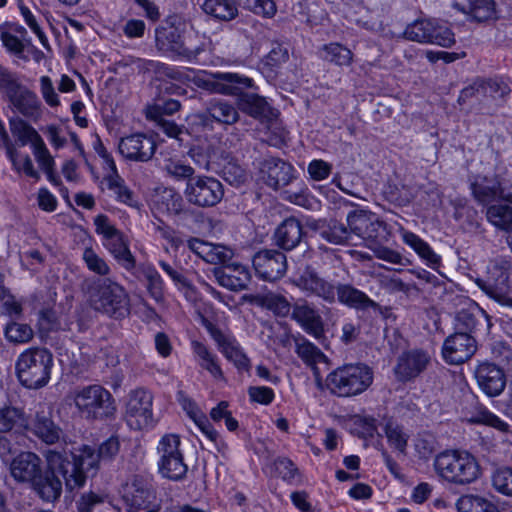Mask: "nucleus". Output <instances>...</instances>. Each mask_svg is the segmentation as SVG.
I'll use <instances>...</instances> for the list:
<instances>
[{
	"mask_svg": "<svg viewBox=\"0 0 512 512\" xmlns=\"http://www.w3.org/2000/svg\"><path fill=\"white\" fill-rule=\"evenodd\" d=\"M294 284L308 296H316L328 304L336 302V285L321 277L310 266L302 271L294 280Z\"/></svg>",
	"mask_w": 512,
	"mask_h": 512,
	"instance_id": "nucleus-14",
	"label": "nucleus"
},
{
	"mask_svg": "<svg viewBox=\"0 0 512 512\" xmlns=\"http://www.w3.org/2000/svg\"><path fill=\"white\" fill-rule=\"evenodd\" d=\"M119 449L118 437L111 436L100 444L97 451L88 445H83L76 452H72V456L82 473L87 475L90 470H97L101 461L113 459L118 454Z\"/></svg>",
	"mask_w": 512,
	"mask_h": 512,
	"instance_id": "nucleus-12",
	"label": "nucleus"
},
{
	"mask_svg": "<svg viewBox=\"0 0 512 512\" xmlns=\"http://www.w3.org/2000/svg\"><path fill=\"white\" fill-rule=\"evenodd\" d=\"M320 57L337 66H348L352 63L353 53L340 43L325 44L320 48Z\"/></svg>",
	"mask_w": 512,
	"mask_h": 512,
	"instance_id": "nucleus-46",
	"label": "nucleus"
},
{
	"mask_svg": "<svg viewBox=\"0 0 512 512\" xmlns=\"http://www.w3.org/2000/svg\"><path fill=\"white\" fill-rule=\"evenodd\" d=\"M470 423L486 424L492 426L502 432H507L509 425L502 421L499 417L487 410H480L476 416L467 419Z\"/></svg>",
	"mask_w": 512,
	"mask_h": 512,
	"instance_id": "nucleus-63",
	"label": "nucleus"
},
{
	"mask_svg": "<svg viewBox=\"0 0 512 512\" xmlns=\"http://www.w3.org/2000/svg\"><path fill=\"white\" fill-rule=\"evenodd\" d=\"M429 361V355L422 350L408 351L399 357L395 373L400 380H410L423 372Z\"/></svg>",
	"mask_w": 512,
	"mask_h": 512,
	"instance_id": "nucleus-28",
	"label": "nucleus"
},
{
	"mask_svg": "<svg viewBox=\"0 0 512 512\" xmlns=\"http://www.w3.org/2000/svg\"><path fill=\"white\" fill-rule=\"evenodd\" d=\"M184 196L188 203L197 207H214L222 200L224 189L216 178L198 175L187 182Z\"/></svg>",
	"mask_w": 512,
	"mask_h": 512,
	"instance_id": "nucleus-10",
	"label": "nucleus"
},
{
	"mask_svg": "<svg viewBox=\"0 0 512 512\" xmlns=\"http://www.w3.org/2000/svg\"><path fill=\"white\" fill-rule=\"evenodd\" d=\"M107 501H109L107 494L87 491L79 495L75 505L78 512H93L95 507Z\"/></svg>",
	"mask_w": 512,
	"mask_h": 512,
	"instance_id": "nucleus-55",
	"label": "nucleus"
},
{
	"mask_svg": "<svg viewBox=\"0 0 512 512\" xmlns=\"http://www.w3.org/2000/svg\"><path fill=\"white\" fill-rule=\"evenodd\" d=\"M82 261L86 268L95 275L106 277L111 273V268L106 259L101 257L92 247L84 248Z\"/></svg>",
	"mask_w": 512,
	"mask_h": 512,
	"instance_id": "nucleus-51",
	"label": "nucleus"
},
{
	"mask_svg": "<svg viewBox=\"0 0 512 512\" xmlns=\"http://www.w3.org/2000/svg\"><path fill=\"white\" fill-rule=\"evenodd\" d=\"M384 432L389 445L405 454L408 435L403 431V428L392 419H388L384 425Z\"/></svg>",
	"mask_w": 512,
	"mask_h": 512,
	"instance_id": "nucleus-52",
	"label": "nucleus"
},
{
	"mask_svg": "<svg viewBox=\"0 0 512 512\" xmlns=\"http://www.w3.org/2000/svg\"><path fill=\"white\" fill-rule=\"evenodd\" d=\"M0 313L11 318H18L22 314V305L9 292H0Z\"/></svg>",
	"mask_w": 512,
	"mask_h": 512,
	"instance_id": "nucleus-60",
	"label": "nucleus"
},
{
	"mask_svg": "<svg viewBox=\"0 0 512 512\" xmlns=\"http://www.w3.org/2000/svg\"><path fill=\"white\" fill-rule=\"evenodd\" d=\"M403 242L410 246L429 265L435 267L440 263V257L432 250L430 245L413 232L403 228L400 230Z\"/></svg>",
	"mask_w": 512,
	"mask_h": 512,
	"instance_id": "nucleus-43",
	"label": "nucleus"
},
{
	"mask_svg": "<svg viewBox=\"0 0 512 512\" xmlns=\"http://www.w3.org/2000/svg\"><path fill=\"white\" fill-rule=\"evenodd\" d=\"M293 340L298 357L312 369L314 376L320 379V370L317 365L328 363L326 355L316 345L301 335L293 336Z\"/></svg>",
	"mask_w": 512,
	"mask_h": 512,
	"instance_id": "nucleus-32",
	"label": "nucleus"
},
{
	"mask_svg": "<svg viewBox=\"0 0 512 512\" xmlns=\"http://www.w3.org/2000/svg\"><path fill=\"white\" fill-rule=\"evenodd\" d=\"M512 482V469L509 467L498 468L492 475V485L494 489L506 496L512 494L510 483Z\"/></svg>",
	"mask_w": 512,
	"mask_h": 512,
	"instance_id": "nucleus-58",
	"label": "nucleus"
},
{
	"mask_svg": "<svg viewBox=\"0 0 512 512\" xmlns=\"http://www.w3.org/2000/svg\"><path fill=\"white\" fill-rule=\"evenodd\" d=\"M42 460L33 452H21L10 463V473L18 483L29 484L34 482L41 472Z\"/></svg>",
	"mask_w": 512,
	"mask_h": 512,
	"instance_id": "nucleus-25",
	"label": "nucleus"
},
{
	"mask_svg": "<svg viewBox=\"0 0 512 512\" xmlns=\"http://www.w3.org/2000/svg\"><path fill=\"white\" fill-rule=\"evenodd\" d=\"M480 390L489 397L502 393L506 386V377L503 370L489 362L479 364L474 372Z\"/></svg>",
	"mask_w": 512,
	"mask_h": 512,
	"instance_id": "nucleus-22",
	"label": "nucleus"
},
{
	"mask_svg": "<svg viewBox=\"0 0 512 512\" xmlns=\"http://www.w3.org/2000/svg\"><path fill=\"white\" fill-rule=\"evenodd\" d=\"M260 170L265 183L273 189H279L288 185L294 177L293 167L283 160L274 157L263 160Z\"/></svg>",
	"mask_w": 512,
	"mask_h": 512,
	"instance_id": "nucleus-27",
	"label": "nucleus"
},
{
	"mask_svg": "<svg viewBox=\"0 0 512 512\" xmlns=\"http://www.w3.org/2000/svg\"><path fill=\"white\" fill-rule=\"evenodd\" d=\"M104 181L109 190L113 191L118 201L130 204L133 199V192L126 186L124 179L118 174L115 176H104Z\"/></svg>",
	"mask_w": 512,
	"mask_h": 512,
	"instance_id": "nucleus-56",
	"label": "nucleus"
},
{
	"mask_svg": "<svg viewBox=\"0 0 512 512\" xmlns=\"http://www.w3.org/2000/svg\"><path fill=\"white\" fill-rule=\"evenodd\" d=\"M493 281L487 283L484 291L502 306H511L510 272L508 268L495 266L492 271Z\"/></svg>",
	"mask_w": 512,
	"mask_h": 512,
	"instance_id": "nucleus-31",
	"label": "nucleus"
},
{
	"mask_svg": "<svg viewBox=\"0 0 512 512\" xmlns=\"http://www.w3.org/2000/svg\"><path fill=\"white\" fill-rule=\"evenodd\" d=\"M10 131L21 146L31 144L32 149L43 141L34 127L19 117L10 119Z\"/></svg>",
	"mask_w": 512,
	"mask_h": 512,
	"instance_id": "nucleus-41",
	"label": "nucleus"
},
{
	"mask_svg": "<svg viewBox=\"0 0 512 512\" xmlns=\"http://www.w3.org/2000/svg\"><path fill=\"white\" fill-rule=\"evenodd\" d=\"M252 262L256 274L267 281L280 279L287 269L286 256L278 250H261L254 255Z\"/></svg>",
	"mask_w": 512,
	"mask_h": 512,
	"instance_id": "nucleus-18",
	"label": "nucleus"
},
{
	"mask_svg": "<svg viewBox=\"0 0 512 512\" xmlns=\"http://www.w3.org/2000/svg\"><path fill=\"white\" fill-rule=\"evenodd\" d=\"M191 349L196 357L198 365L208 371L215 379L223 378V371L219 365L218 358L204 343L193 340Z\"/></svg>",
	"mask_w": 512,
	"mask_h": 512,
	"instance_id": "nucleus-37",
	"label": "nucleus"
},
{
	"mask_svg": "<svg viewBox=\"0 0 512 512\" xmlns=\"http://www.w3.org/2000/svg\"><path fill=\"white\" fill-rule=\"evenodd\" d=\"M260 303L280 316H285L290 311L289 302L279 294L268 293L260 298Z\"/></svg>",
	"mask_w": 512,
	"mask_h": 512,
	"instance_id": "nucleus-59",
	"label": "nucleus"
},
{
	"mask_svg": "<svg viewBox=\"0 0 512 512\" xmlns=\"http://www.w3.org/2000/svg\"><path fill=\"white\" fill-rule=\"evenodd\" d=\"M33 154L40 168L45 172L47 179L54 186H61L62 182L60 177L55 172V161L47 149L44 141L39 143L33 149Z\"/></svg>",
	"mask_w": 512,
	"mask_h": 512,
	"instance_id": "nucleus-47",
	"label": "nucleus"
},
{
	"mask_svg": "<svg viewBox=\"0 0 512 512\" xmlns=\"http://www.w3.org/2000/svg\"><path fill=\"white\" fill-rule=\"evenodd\" d=\"M46 467L38 473L31 488L46 502L58 500L62 494L63 483L72 491L84 486L87 475L82 473L72 452L49 449L45 453Z\"/></svg>",
	"mask_w": 512,
	"mask_h": 512,
	"instance_id": "nucleus-1",
	"label": "nucleus"
},
{
	"mask_svg": "<svg viewBox=\"0 0 512 512\" xmlns=\"http://www.w3.org/2000/svg\"><path fill=\"white\" fill-rule=\"evenodd\" d=\"M453 6L465 14H471L478 21L489 19L494 15L492 0H454Z\"/></svg>",
	"mask_w": 512,
	"mask_h": 512,
	"instance_id": "nucleus-40",
	"label": "nucleus"
},
{
	"mask_svg": "<svg viewBox=\"0 0 512 512\" xmlns=\"http://www.w3.org/2000/svg\"><path fill=\"white\" fill-rule=\"evenodd\" d=\"M103 246L125 270L132 271L136 268V259L129 248L128 240L122 232L104 241Z\"/></svg>",
	"mask_w": 512,
	"mask_h": 512,
	"instance_id": "nucleus-34",
	"label": "nucleus"
},
{
	"mask_svg": "<svg viewBox=\"0 0 512 512\" xmlns=\"http://www.w3.org/2000/svg\"><path fill=\"white\" fill-rule=\"evenodd\" d=\"M4 333L6 339L15 344L28 343L34 336V332L28 324L18 322L7 324Z\"/></svg>",
	"mask_w": 512,
	"mask_h": 512,
	"instance_id": "nucleus-53",
	"label": "nucleus"
},
{
	"mask_svg": "<svg viewBox=\"0 0 512 512\" xmlns=\"http://www.w3.org/2000/svg\"><path fill=\"white\" fill-rule=\"evenodd\" d=\"M26 420L21 409L5 405L0 407V432L18 431L25 427Z\"/></svg>",
	"mask_w": 512,
	"mask_h": 512,
	"instance_id": "nucleus-45",
	"label": "nucleus"
},
{
	"mask_svg": "<svg viewBox=\"0 0 512 512\" xmlns=\"http://www.w3.org/2000/svg\"><path fill=\"white\" fill-rule=\"evenodd\" d=\"M138 272L146 282V290L151 298L157 303L164 301V281L156 270V268L150 264L140 265Z\"/></svg>",
	"mask_w": 512,
	"mask_h": 512,
	"instance_id": "nucleus-42",
	"label": "nucleus"
},
{
	"mask_svg": "<svg viewBox=\"0 0 512 512\" xmlns=\"http://www.w3.org/2000/svg\"><path fill=\"white\" fill-rule=\"evenodd\" d=\"M303 236V227L298 219H285L275 231V242L284 250H292L299 245Z\"/></svg>",
	"mask_w": 512,
	"mask_h": 512,
	"instance_id": "nucleus-35",
	"label": "nucleus"
},
{
	"mask_svg": "<svg viewBox=\"0 0 512 512\" xmlns=\"http://www.w3.org/2000/svg\"><path fill=\"white\" fill-rule=\"evenodd\" d=\"M202 8L206 14L223 21H230L238 14V9L231 0H206Z\"/></svg>",
	"mask_w": 512,
	"mask_h": 512,
	"instance_id": "nucleus-48",
	"label": "nucleus"
},
{
	"mask_svg": "<svg viewBox=\"0 0 512 512\" xmlns=\"http://www.w3.org/2000/svg\"><path fill=\"white\" fill-rule=\"evenodd\" d=\"M224 265V268H214L212 270L217 283L232 291L246 289L251 279L248 268L237 262H227Z\"/></svg>",
	"mask_w": 512,
	"mask_h": 512,
	"instance_id": "nucleus-23",
	"label": "nucleus"
},
{
	"mask_svg": "<svg viewBox=\"0 0 512 512\" xmlns=\"http://www.w3.org/2000/svg\"><path fill=\"white\" fill-rule=\"evenodd\" d=\"M223 178L231 185L238 186L247 179V174L237 162L229 161L222 169Z\"/></svg>",
	"mask_w": 512,
	"mask_h": 512,
	"instance_id": "nucleus-62",
	"label": "nucleus"
},
{
	"mask_svg": "<svg viewBox=\"0 0 512 512\" xmlns=\"http://www.w3.org/2000/svg\"><path fill=\"white\" fill-rule=\"evenodd\" d=\"M498 88V84L492 80H479L474 82L471 86L464 88L458 98L459 103L465 102L467 99L478 96L486 95Z\"/></svg>",
	"mask_w": 512,
	"mask_h": 512,
	"instance_id": "nucleus-57",
	"label": "nucleus"
},
{
	"mask_svg": "<svg viewBox=\"0 0 512 512\" xmlns=\"http://www.w3.org/2000/svg\"><path fill=\"white\" fill-rule=\"evenodd\" d=\"M122 499L127 506V512H142L155 508L153 490L140 481L127 483L123 487Z\"/></svg>",
	"mask_w": 512,
	"mask_h": 512,
	"instance_id": "nucleus-24",
	"label": "nucleus"
},
{
	"mask_svg": "<svg viewBox=\"0 0 512 512\" xmlns=\"http://www.w3.org/2000/svg\"><path fill=\"white\" fill-rule=\"evenodd\" d=\"M84 290L90 306L115 319L124 318L130 312V298L125 288L109 278L86 280Z\"/></svg>",
	"mask_w": 512,
	"mask_h": 512,
	"instance_id": "nucleus-2",
	"label": "nucleus"
},
{
	"mask_svg": "<svg viewBox=\"0 0 512 512\" xmlns=\"http://www.w3.org/2000/svg\"><path fill=\"white\" fill-rule=\"evenodd\" d=\"M240 4L255 14L272 17L276 12L273 0H239Z\"/></svg>",
	"mask_w": 512,
	"mask_h": 512,
	"instance_id": "nucleus-61",
	"label": "nucleus"
},
{
	"mask_svg": "<svg viewBox=\"0 0 512 512\" xmlns=\"http://www.w3.org/2000/svg\"><path fill=\"white\" fill-rule=\"evenodd\" d=\"M404 37L410 41L435 44L446 48L455 43L454 33L451 29L434 19L417 20L408 25L404 31Z\"/></svg>",
	"mask_w": 512,
	"mask_h": 512,
	"instance_id": "nucleus-8",
	"label": "nucleus"
},
{
	"mask_svg": "<svg viewBox=\"0 0 512 512\" xmlns=\"http://www.w3.org/2000/svg\"><path fill=\"white\" fill-rule=\"evenodd\" d=\"M373 382V371L365 364H346L326 379L329 391L338 397H353L366 391Z\"/></svg>",
	"mask_w": 512,
	"mask_h": 512,
	"instance_id": "nucleus-6",
	"label": "nucleus"
},
{
	"mask_svg": "<svg viewBox=\"0 0 512 512\" xmlns=\"http://www.w3.org/2000/svg\"><path fill=\"white\" fill-rule=\"evenodd\" d=\"M490 326L489 316L478 306L459 311L455 318L456 332H465L471 335L477 331L487 332Z\"/></svg>",
	"mask_w": 512,
	"mask_h": 512,
	"instance_id": "nucleus-30",
	"label": "nucleus"
},
{
	"mask_svg": "<svg viewBox=\"0 0 512 512\" xmlns=\"http://www.w3.org/2000/svg\"><path fill=\"white\" fill-rule=\"evenodd\" d=\"M246 89L241 88L240 93L233 95L237 97L238 110L260 121H272L278 117V111L267 102L265 97L256 93H247ZM253 89H257L255 84Z\"/></svg>",
	"mask_w": 512,
	"mask_h": 512,
	"instance_id": "nucleus-19",
	"label": "nucleus"
},
{
	"mask_svg": "<svg viewBox=\"0 0 512 512\" xmlns=\"http://www.w3.org/2000/svg\"><path fill=\"white\" fill-rule=\"evenodd\" d=\"M163 170L167 176L178 182H190L195 176V169L178 158L164 160Z\"/></svg>",
	"mask_w": 512,
	"mask_h": 512,
	"instance_id": "nucleus-49",
	"label": "nucleus"
},
{
	"mask_svg": "<svg viewBox=\"0 0 512 512\" xmlns=\"http://www.w3.org/2000/svg\"><path fill=\"white\" fill-rule=\"evenodd\" d=\"M187 247L198 257L210 264H226L233 256L231 249L223 245L205 242L198 238L189 239Z\"/></svg>",
	"mask_w": 512,
	"mask_h": 512,
	"instance_id": "nucleus-29",
	"label": "nucleus"
},
{
	"mask_svg": "<svg viewBox=\"0 0 512 512\" xmlns=\"http://www.w3.org/2000/svg\"><path fill=\"white\" fill-rule=\"evenodd\" d=\"M206 113L216 122L225 125L235 124L239 120L238 108L225 100L211 101Z\"/></svg>",
	"mask_w": 512,
	"mask_h": 512,
	"instance_id": "nucleus-44",
	"label": "nucleus"
},
{
	"mask_svg": "<svg viewBox=\"0 0 512 512\" xmlns=\"http://www.w3.org/2000/svg\"><path fill=\"white\" fill-rule=\"evenodd\" d=\"M120 154L128 160L148 162L154 156L157 144L153 137L135 133L121 138L118 144Z\"/></svg>",
	"mask_w": 512,
	"mask_h": 512,
	"instance_id": "nucleus-16",
	"label": "nucleus"
},
{
	"mask_svg": "<svg viewBox=\"0 0 512 512\" xmlns=\"http://www.w3.org/2000/svg\"><path fill=\"white\" fill-rule=\"evenodd\" d=\"M477 350L474 337L465 332H455L446 338L442 354L450 364H462L469 360Z\"/></svg>",
	"mask_w": 512,
	"mask_h": 512,
	"instance_id": "nucleus-20",
	"label": "nucleus"
},
{
	"mask_svg": "<svg viewBox=\"0 0 512 512\" xmlns=\"http://www.w3.org/2000/svg\"><path fill=\"white\" fill-rule=\"evenodd\" d=\"M194 84L211 93L225 96L240 93L241 88H254V80L238 73H202L193 77Z\"/></svg>",
	"mask_w": 512,
	"mask_h": 512,
	"instance_id": "nucleus-9",
	"label": "nucleus"
},
{
	"mask_svg": "<svg viewBox=\"0 0 512 512\" xmlns=\"http://www.w3.org/2000/svg\"><path fill=\"white\" fill-rule=\"evenodd\" d=\"M31 425L33 433L46 444H55L61 438L62 430L53 422L49 412L38 411Z\"/></svg>",
	"mask_w": 512,
	"mask_h": 512,
	"instance_id": "nucleus-36",
	"label": "nucleus"
},
{
	"mask_svg": "<svg viewBox=\"0 0 512 512\" xmlns=\"http://www.w3.org/2000/svg\"><path fill=\"white\" fill-rule=\"evenodd\" d=\"M437 476L449 484L468 485L481 474L476 458L464 450L450 449L437 454L433 461Z\"/></svg>",
	"mask_w": 512,
	"mask_h": 512,
	"instance_id": "nucleus-3",
	"label": "nucleus"
},
{
	"mask_svg": "<svg viewBox=\"0 0 512 512\" xmlns=\"http://www.w3.org/2000/svg\"><path fill=\"white\" fill-rule=\"evenodd\" d=\"M156 46L159 50L192 60L204 51L203 46L190 47L185 44L179 31L174 27L156 30Z\"/></svg>",
	"mask_w": 512,
	"mask_h": 512,
	"instance_id": "nucleus-17",
	"label": "nucleus"
},
{
	"mask_svg": "<svg viewBox=\"0 0 512 512\" xmlns=\"http://www.w3.org/2000/svg\"><path fill=\"white\" fill-rule=\"evenodd\" d=\"M4 97L19 114L34 122L40 119L42 115L41 102L35 92L21 82L20 76L6 91Z\"/></svg>",
	"mask_w": 512,
	"mask_h": 512,
	"instance_id": "nucleus-13",
	"label": "nucleus"
},
{
	"mask_svg": "<svg viewBox=\"0 0 512 512\" xmlns=\"http://www.w3.org/2000/svg\"><path fill=\"white\" fill-rule=\"evenodd\" d=\"M160 268L171 278L178 289H188L194 292L192 283L176 268L165 261H159Z\"/></svg>",
	"mask_w": 512,
	"mask_h": 512,
	"instance_id": "nucleus-64",
	"label": "nucleus"
},
{
	"mask_svg": "<svg viewBox=\"0 0 512 512\" xmlns=\"http://www.w3.org/2000/svg\"><path fill=\"white\" fill-rule=\"evenodd\" d=\"M153 396L144 388H137L130 392L125 409V418L130 427L142 430L153 422Z\"/></svg>",
	"mask_w": 512,
	"mask_h": 512,
	"instance_id": "nucleus-11",
	"label": "nucleus"
},
{
	"mask_svg": "<svg viewBox=\"0 0 512 512\" xmlns=\"http://www.w3.org/2000/svg\"><path fill=\"white\" fill-rule=\"evenodd\" d=\"M72 399L79 415L86 420H105L115 415V399L101 385L93 384L77 389Z\"/></svg>",
	"mask_w": 512,
	"mask_h": 512,
	"instance_id": "nucleus-7",
	"label": "nucleus"
},
{
	"mask_svg": "<svg viewBox=\"0 0 512 512\" xmlns=\"http://www.w3.org/2000/svg\"><path fill=\"white\" fill-rule=\"evenodd\" d=\"M52 366L53 355L48 349L29 348L16 361L17 377L23 386L38 389L49 382Z\"/></svg>",
	"mask_w": 512,
	"mask_h": 512,
	"instance_id": "nucleus-5",
	"label": "nucleus"
},
{
	"mask_svg": "<svg viewBox=\"0 0 512 512\" xmlns=\"http://www.w3.org/2000/svg\"><path fill=\"white\" fill-rule=\"evenodd\" d=\"M471 190L474 198L481 204H489L497 199L503 198L505 204L492 205L488 208V220L497 228L509 231L512 227V209L509 205V196H503V189L496 177H477L471 183Z\"/></svg>",
	"mask_w": 512,
	"mask_h": 512,
	"instance_id": "nucleus-4",
	"label": "nucleus"
},
{
	"mask_svg": "<svg viewBox=\"0 0 512 512\" xmlns=\"http://www.w3.org/2000/svg\"><path fill=\"white\" fill-rule=\"evenodd\" d=\"M455 508L457 512H500L491 500L472 493L461 495L456 500Z\"/></svg>",
	"mask_w": 512,
	"mask_h": 512,
	"instance_id": "nucleus-39",
	"label": "nucleus"
},
{
	"mask_svg": "<svg viewBox=\"0 0 512 512\" xmlns=\"http://www.w3.org/2000/svg\"><path fill=\"white\" fill-rule=\"evenodd\" d=\"M319 235L327 242L334 245H344L352 238L351 229L348 224L331 219L319 227Z\"/></svg>",
	"mask_w": 512,
	"mask_h": 512,
	"instance_id": "nucleus-38",
	"label": "nucleus"
},
{
	"mask_svg": "<svg viewBox=\"0 0 512 512\" xmlns=\"http://www.w3.org/2000/svg\"><path fill=\"white\" fill-rule=\"evenodd\" d=\"M181 440L177 434H165L159 441L157 452L159 459H169L183 455L180 450Z\"/></svg>",
	"mask_w": 512,
	"mask_h": 512,
	"instance_id": "nucleus-54",
	"label": "nucleus"
},
{
	"mask_svg": "<svg viewBox=\"0 0 512 512\" xmlns=\"http://www.w3.org/2000/svg\"><path fill=\"white\" fill-rule=\"evenodd\" d=\"M292 318L297 321L308 334L315 338L322 336V320L313 306L306 302L294 305Z\"/></svg>",
	"mask_w": 512,
	"mask_h": 512,
	"instance_id": "nucleus-33",
	"label": "nucleus"
},
{
	"mask_svg": "<svg viewBox=\"0 0 512 512\" xmlns=\"http://www.w3.org/2000/svg\"><path fill=\"white\" fill-rule=\"evenodd\" d=\"M158 469L163 477L178 481L185 477L188 466L184 462L183 455H181L169 459H159Z\"/></svg>",
	"mask_w": 512,
	"mask_h": 512,
	"instance_id": "nucleus-50",
	"label": "nucleus"
},
{
	"mask_svg": "<svg viewBox=\"0 0 512 512\" xmlns=\"http://www.w3.org/2000/svg\"><path fill=\"white\" fill-rule=\"evenodd\" d=\"M347 223L351 234L362 239L378 240L385 232V225L373 214L365 211H352L347 215Z\"/></svg>",
	"mask_w": 512,
	"mask_h": 512,
	"instance_id": "nucleus-21",
	"label": "nucleus"
},
{
	"mask_svg": "<svg viewBox=\"0 0 512 512\" xmlns=\"http://www.w3.org/2000/svg\"><path fill=\"white\" fill-rule=\"evenodd\" d=\"M336 290V301L339 303L355 310L366 311L371 309L374 312L382 313V307L356 287L350 284L338 283Z\"/></svg>",
	"mask_w": 512,
	"mask_h": 512,
	"instance_id": "nucleus-26",
	"label": "nucleus"
},
{
	"mask_svg": "<svg viewBox=\"0 0 512 512\" xmlns=\"http://www.w3.org/2000/svg\"><path fill=\"white\" fill-rule=\"evenodd\" d=\"M206 328L219 351L228 361L232 362L238 370L248 371L250 369V360L235 337L225 334L212 323H208Z\"/></svg>",
	"mask_w": 512,
	"mask_h": 512,
	"instance_id": "nucleus-15",
	"label": "nucleus"
}]
</instances>
